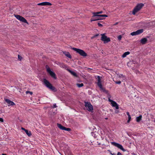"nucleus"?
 Listing matches in <instances>:
<instances>
[{"label": "nucleus", "instance_id": "29", "mask_svg": "<svg viewBox=\"0 0 155 155\" xmlns=\"http://www.w3.org/2000/svg\"><path fill=\"white\" fill-rule=\"evenodd\" d=\"M122 37L121 35H119L117 37L118 40L119 41L121 39Z\"/></svg>", "mask_w": 155, "mask_h": 155}, {"label": "nucleus", "instance_id": "37", "mask_svg": "<svg viewBox=\"0 0 155 155\" xmlns=\"http://www.w3.org/2000/svg\"><path fill=\"white\" fill-rule=\"evenodd\" d=\"M117 155H122L121 153L120 152H118Z\"/></svg>", "mask_w": 155, "mask_h": 155}, {"label": "nucleus", "instance_id": "20", "mask_svg": "<svg viewBox=\"0 0 155 155\" xmlns=\"http://www.w3.org/2000/svg\"><path fill=\"white\" fill-rule=\"evenodd\" d=\"M130 53L129 51H127L125 52L122 55V57L123 58L125 57L127 55L129 54Z\"/></svg>", "mask_w": 155, "mask_h": 155}, {"label": "nucleus", "instance_id": "2", "mask_svg": "<svg viewBox=\"0 0 155 155\" xmlns=\"http://www.w3.org/2000/svg\"><path fill=\"white\" fill-rule=\"evenodd\" d=\"M72 49L76 51L82 56L86 57L87 56V54L83 50L75 48H72Z\"/></svg>", "mask_w": 155, "mask_h": 155}, {"label": "nucleus", "instance_id": "16", "mask_svg": "<svg viewBox=\"0 0 155 155\" xmlns=\"http://www.w3.org/2000/svg\"><path fill=\"white\" fill-rule=\"evenodd\" d=\"M147 41V39L146 38H144L140 40V42L142 44H145Z\"/></svg>", "mask_w": 155, "mask_h": 155}, {"label": "nucleus", "instance_id": "44", "mask_svg": "<svg viewBox=\"0 0 155 155\" xmlns=\"http://www.w3.org/2000/svg\"><path fill=\"white\" fill-rule=\"evenodd\" d=\"M106 119H107V118H106Z\"/></svg>", "mask_w": 155, "mask_h": 155}, {"label": "nucleus", "instance_id": "33", "mask_svg": "<svg viewBox=\"0 0 155 155\" xmlns=\"http://www.w3.org/2000/svg\"><path fill=\"white\" fill-rule=\"evenodd\" d=\"M57 107V106L56 105V104H54L53 105V108H54L56 107Z\"/></svg>", "mask_w": 155, "mask_h": 155}, {"label": "nucleus", "instance_id": "42", "mask_svg": "<svg viewBox=\"0 0 155 155\" xmlns=\"http://www.w3.org/2000/svg\"><path fill=\"white\" fill-rule=\"evenodd\" d=\"M95 36L94 35V36H93V37H92L91 38V39H93L94 38H95Z\"/></svg>", "mask_w": 155, "mask_h": 155}, {"label": "nucleus", "instance_id": "31", "mask_svg": "<svg viewBox=\"0 0 155 155\" xmlns=\"http://www.w3.org/2000/svg\"><path fill=\"white\" fill-rule=\"evenodd\" d=\"M115 82L116 84H120L121 83V82L120 81H116Z\"/></svg>", "mask_w": 155, "mask_h": 155}, {"label": "nucleus", "instance_id": "40", "mask_svg": "<svg viewBox=\"0 0 155 155\" xmlns=\"http://www.w3.org/2000/svg\"><path fill=\"white\" fill-rule=\"evenodd\" d=\"M98 35H99V34H96L95 35H94V36H95V37H96L98 36Z\"/></svg>", "mask_w": 155, "mask_h": 155}, {"label": "nucleus", "instance_id": "41", "mask_svg": "<svg viewBox=\"0 0 155 155\" xmlns=\"http://www.w3.org/2000/svg\"><path fill=\"white\" fill-rule=\"evenodd\" d=\"M119 112V111L118 110H116L115 111V113L116 114H117Z\"/></svg>", "mask_w": 155, "mask_h": 155}, {"label": "nucleus", "instance_id": "4", "mask_svg": "<svg viewBox=\"0 0 155 155\" xmlns=\"http://www.w3.org/2000/svg\"><path fill=\"white\" fill-rule=\"evenodd\" d=\"M143 6V4H138L134 9L132 13L133 15L135 14L139 11Z\"/></svg>", "mask_w": 155, "mask_h": 155}, {"label": "nucleus", "instance_id": "12", "mask_svg": "<svg viewBox=\"0 0 155 155\" xmlns=\"http://www.w3.org/2000/svg\"><path fill=\"white\" fill-rule=\"evenodd\" d=\"M38 5H51V4L49 2H44L38 4Z\"/></svg>", "mask_w": 155, "mask_h": 155}, {"label": "nucleus", "instance_id": "38", "mask_svg": "<svg viewBox=\"0 0 155 155\" xmlns=\"http://www.w3.org/2000/svg\"><path fill=\"white\" fill-rule=\"evenodd\" d=\"M21 129L22 130H24L25 131V130H27L25 129L23 127H21Z\"/></svg>", "mask_w": 155, "mask_h": 155}, {"label": "nucleus", "instance_id": "32", "mask_svg": "<svg viewBox=\"0 0 155 155\" xmlns=\"http://www.w3.org/2000/svg\"><path fill=\"white\" fill-rule=\"evenodd\" d=\"M123 77V78L125 79V78L124 77V76L123 75V74H120V75H119V78H121V77Z\"/></svg>", "mask_w": 155, "mask_h": 155}, {"label": "nucleus", "instance_id": "1", "mask_svg": "<svg viewBox=\"0 0 155 155\" xmlns=\"http://www.w3.org/2000/svg\"><path fill=\"white\" fill-rule=\"evenodd\" d=\"M94 15L93 16L91 19V21H95L99 20H102L104 18H102V17H107L108 16L106 15H97L94 12L93 13Z\"/></svg>", "mask_w": 155, "mask_h": 155}, {"label": "nucleus", "instance_id": "13", "mask_svg": "<svg viewBox=\"0 0 155 155\" xmlns=\"http://www.w3.org/2000/svg\"><path fill=\"white\" fill-rule=\"evenodd\" d=\"M5 101L8 104H9V106H14L15 105V103L12 101L8 99H5Z\"/></svg>", "mask_w": 155, "mask_h": 155}, {"label": "nucleus", "instance_id": "15", "mask_svg": "<svg viewBox=\"0 0 155 155\" xmlns=\"http://www.w3.org/2000/svg\"><path fill=\"white\" fill-rule=\"evenodd\" d=\"M63 53L67 57L69 58H71V56L70 53L69 52H66L65 51H63Z\"/></svg>", "mask_w": 155, "mask_h": 155}, {"label": "nucleus", "instance_id": "9", "mask_svg": "<svg viewBox=\"0 0 155 155\" xmlns=\"http://www.w3.org/2000/svg\"><path fill=\"white\" fill-rule=\"evenodd\" d=\"M111 144L114 146L115 147H116L120 149L121 150H122L123 151H126V150H125L123 148V146L121 144H120L119 143H117L115 142H111Z\"/></svg>", "mask_w": 155, "mask_h": 155}, {"label": "nucleus", "instance_id": "26", "mask_svg": "<svg viewBox=\"0 0 155 155\" xmlns=\"http://www.w3.org/2000/svg\"><path fill=\"white\" fill-rule=\"evenodd\" d=\"M64 130H65L67 131H70L71 130V129L70 128H66L65 127V128H64Z\"/></svg>", "mask_w": 155, "mask_h": 155}, {"label": "nucleus", "instance_id": "18", "mask_svg": "<svg viewBox=\"0 0 155 155\" xmlns=\"http://www.w3.org/2000/svg\"><path fill=\"white\" fill-rule=\"evenodd\" d=\"M58 64L61 68H66V65L63 63H59Z\"/></svg>", "mask_w": 155, "mask_h": 155}, {"label": "nucleus", "instance_id": "35", "mask_svg": "<svg viewBox=\"0 0 155 155\" xmlns=\"http://www.w3.org/2000/svg\"><path fill=\"white\" fill-rule=\"evenodd\" d=\"M0 121L2 122H3L4 120L2 118H0Z\"/></svg>", "mask_w": 155, "mask_h": 155}, {"label": "nucleus", "instance_id": "10", "mask_svg": "<svg viewBox=\"0 0 155 155\" xmlns=\"http://www.w3.org/2000/svg\"><path fill=\"white\" fill-rule=\"evenodd\" d=\"M143 32V29H139L136 31H134L132 32H131L130 33V35L132 36L136 35H138L141 33H142Z\"/></svg>", "mask_w": 155, "mask_h": 155}, {"label": "nucleus", "instance_id": "34", "mask_svg": "<svg viewBox=\"0 0 155 155\" xmlns=\"http://www.w3.org/2000/svg\"><path fill=\"white\" fill-rule=\"evenodd\" d=\"M98 26H100V27H102L103 26V25L101 24L100 23H98Z\"/></svg>", "mask_w": 155, "mask_h": 155}, {"label": "nucleus", "instance_id": "43", "mask_svg": "<svg viewBox=\"0 0 155 155\" xmlns=\"http://www.w3.org/2000/svg\"><path fill=\"white\" fill-rule=\"evenodd\" d=\"M2 155H7L6 154H2Z\"/></svg>", "mask_w": 155, "mask_h": 155}, {"label": "nucleus", "instance_id": "24", "mask_svg": "<svg viewBox=\"0 0 155 155\" xmlns=\"http://www.w3.org/2000/svg\"><path fill=\"white\" fill-rule=\"evenodd\" d=\"M77 85L79 87H83L84 86V84L83 83L81 84H77Z\"/></svg>", "mask_w": 155, "mask_h": 155}, {"label": "nucleus", "instance_id": "39", "mask_svg": "<svg viewBox=\"0 0 155 155\" xmlns=\"http://www.w3.org/2000/svg\"><path fill=\"white\" fill-rule=\"evenodd\" d=\"M110 154H111L112 155H116V154L115 153H112L111 152L110 153Z\"/></svg>", "mask_w": 155, "mask_h": 155}, {"label": "nucleus", "instance_id": "3", "mask_svg": "<svg viewBox=\"0 0 155 155\" xmlns=\"http://www.w3.org/2000/svg\"><path fill=\"white\" fill-rule=\"evenodd\" d=\"M44 83L47 87L51 90L53 91L55 89V87L53 86L51 84L48 80L45 79L44 80Z\"/></svg>", "mask_w": 155, "mask_h": 155}, {"label": "nucleus", "instance_id": "25", "mask_svg": "<svg viewBox=\"0 0 155 155\" xmlns=\"http://www.w3.org/2000/svg\"><path fill=\"white\" fill-rule=\"evenodd\" d=\"M94 13H95L97 15H99V14H100L102 13H103V11H101L100 12H94Z\"/></svg>", "mask_w": 155, "mask_h": 155}, {"label": "nucleus", "instance_id": "7", "mask_svg": "<svg viewBox=\"0 0 155 155\" xmlns=\"http://www.w3.org/2000/svg\"><path fill=\"white\" fill-rule=\"evenodd\" d=\"M14 15L15 17L18 20L24 23H28L26 20L22 16H21L18 15L14 14Z\"/></svg>", "mask_w": 155, "mask_h": 155}, {"label": "nucleus", "instance_id": "45", "mask_svg": "<svg viewBox=\"0 0 155 155\" xmlns=\"http://www.w3.org/2000/svg\"><path fill=\"white\" fill-rule=\"evenodd\" d=\"M154 122H155V120H154Z\"/></svg>", "mask_w": 155, "mask_h": 155}, {"label": "nucleus", "instance_id": "28", "mask_svg": "<svg viewBox=\"0 0 155 155\" xmlns=\"http://www.w3.org/2000/svg\"><path fill=\"white\" fill-rule=\"evenodd\" d=\"M97 78H98V79H97L98 82H101V79L100 78V77L99 76H97Z\"/></svg>", "mask_w": 155, "mask_h": 155}, {"label": "nucleus", "instance_id": "11", "mask_svg": "<svg viewBox=\"0 0 155 155\" xmlns=\"http://www.w3.org/2000/svg\"><path fill=\"white\" fill-rule=\"evenodd\" d=\"M97 85L98 87H100L101 90H102L103 92H105L106 93H108V91L106 90L104 88L102 85L101 82H97Z\"/></svg>", "mask_w": 155, "mask_h": 155}, {"label": "nucleus", "instance_id": "6", "mask_svg": "<svg viewBox=\"0 0 155 155\" xmlns=\"http://www.w3.org/2000/svg\"><path fill=\"white\" fill-rule=\"evenodd\" d=\"M101 40L104 42V43H107L110 41V39L109 38L105 35V34H101Z\"/></svg>", "mask_w": 155, "mask_h": 155}, {"label": "nucleus", "instance_id": "30", "mask_svg": "<svg viewBox=\"0 0 155 155\" xmlns=\"http://www.w3.org/2000/svg\"><path fill=\"white\" fill-rule=\"evenodd\" d=\"M18 58L19 60H21L22 59V57H21V56H20L19 55H18Z\"/></svg>", "mask_w": 155, "mask_h": 155}, {"label": "nucleus", "instance_id": "22", "mask_svg": "<svg viewBox=\"0 0 155 155\" xmlns=\"http://www.w3.org/2000/svg\"><path fill=\"white\" fill-rule=\"evenodd\" d=\"M142 118V116L140 115L139 117H137L136 118V121L137 122H139L141 119Z\"/></svg>", "mask_w": 155, "mask_h": 155}, {"label": "nucleus", "instance_id": "17", "mask_svg": "<svg viewBox=\"0 0 155 155\" xmlns=\"http://www.w3.org/2000/svg\"><path fill=\"white\" fill-rule=\"evenodd\" d=\"M57 125L58 127L61 130H64V128H65V127L62 126L60 124H57Z\"/></svg>", "mask_w": 155, "mask_h": 155}, {"label": "nucleus", "instance_id": "21", "mask_svg": "<svg viewBox=\"0 0 155 155\" xmlns=\"http://www.w3.org/2000/svg\"><path fill=\"white\" fill-rule=\"evenodd\" d=\"M68 71L72 75H73V76H75V77H77V74H76V73H75V72H73L70 70H68Z\"/></svg>", "mask_w": 155, "mask_h": 155}, {"label": "nucleus", "instance_id": "27", "mask_svg": "<svg viewBox=\"0 0 155 155\" xmlns=\"http://www.w3.org/2000/svg\"><path fill=\"white\" fill-rule=\"evenodd\" d=\"M26 94H28L29 93L31 95L33 94L32 92H30L29 91H26Z\"/></svg>", "mask_w": 155, "mask_h": 155}, {"label": "nucleus", "instance_id": "23", "mask_svg": "<svg viewBox=\"0 0 155 155\" xmlns=\"http://www.w3.org/2000/svg\"><path fill=\"white\" fill-rule=\"evenodd\" d=\"M25 132L26 134L28 136H30L31 135V134L30 131H29L28 130H25Z\"/></svg>", "mask_w": 155, "mask_h": 155}, {"label": "nucleus", "instance_id": "36", "mask_svg": "<svg viewBox=\"0 0 155 155\" xmlns=\"http://www.w3.org/2000/svg\"><path fill=\"white\" fill-rule=\"evenodd\" d=\"M108 101L110 102H111V104L114 101H113L110 99V98L109 99Z\"/></svg>", "mask_w": 155, "mask_h": 155}, {"label": "nucleus", "instance_id": "14", "mask_svg": "<svg viewBox=\"0 0 155 155\" xmlns=\"http://www.w3.org/2000/svg\"><path fill=\"white\" fill-rule=\"evenodd\" d=\"M111 104L112 107H115L116 109H118V105L116 102L114 101L112 103H111Z\"/></svg>", "mask_w": 155, "mask_h": 155}, {"label": "nucleus", "instance_id": "5", "mask_svg": "<svg viewBox=\"0 0 155 155\" xmlns=\"http://www.w3.org/2000/svg\"><path fill=\"white\" fill-rule=\"evenodd\" d=\"M84 103V106L87 110L92 112L93 110V108L92 105L90 103L88 102H85Z\"/></svg>", "mask_w": 155, "mask_h": 155}, {"label": "nucleus", "instance_id": "19", "mask_svg": "<svg viewBox=\"0 0 155 155\" xmlns=\"http://www.w3.org/2000/svg\"><path fill=\"white\" fill-rule=\"evenodd\" d=\"M126 113H127V115L128 116V120L127 121V122L128 123H129L130 120L131 119V117H130V115L129 113L128 112H127Z\"/></svg>", "mask_w": 155, "mask_h": 155}, {"label": "nucleus", "instance_id": "8", "mask_svg": "<svg viewBox=\"0 0 155 155\" xmlns=\"http://www.w3.org/2000/svg\"><path fill=\"white\" fill-rule=\"evenodd\" d=\"M46 68L49 74L50 75L52 78L55 79H56V78L55 74L51 70L50 68L49 67V66L48 65H46Z\"/></svg>", "mask_w": 155, "mask_h": 155}]
</instances>
